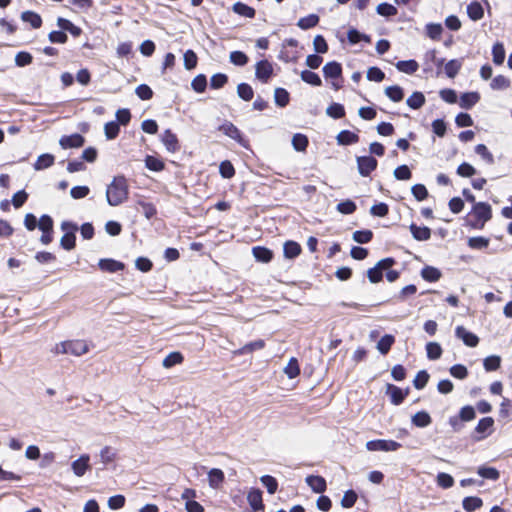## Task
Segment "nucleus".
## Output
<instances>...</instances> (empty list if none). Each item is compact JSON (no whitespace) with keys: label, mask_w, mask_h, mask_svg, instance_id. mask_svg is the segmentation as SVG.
Instances as JSON below:
<instances>
[{"label":"nucleus","mask_w":512,"mask_h":512,"mask_svg":"<svg viewBox=\"0 0 512 512\" xmlns=\"http://www.w3.org/2000/svg\"><path fill=\"white\" fill-rule=\"evenodd\" d=\"M490 86L493 90H504L510 86V81L505 76L498 75L492 79Z\"/></svg>","instance_id":"nucleus-62"},{"label":"nucleus","mask_w":512,"mask_h":512,"mask_svg":"<svg viewBox=\"0 0 512 512\" xmlns=\"http://www.w3.org/2000/svg\"><path fill=\"white\" fill-rule=\"evenodd\" d=\"M455 335L461 339L466 346L476 347L479 343V338L472 332L466 330L463 326H457Z\"/></svg>","instance_id":"nucleus-11"},{"label":"nucleus","mask_w":512,"mask_h":512,"mask_svg":"<svg viewBox=\"0 0 512 512\" xmlns=\"http://www.w3.org/2000/svg\"><path fill=\"white\" fill-rule=\"evenodd\" d=\"M477 473L482 478L490 479V480H497L500 476L498 470L493 467H485V466L479 467Z\"/></svg>","instance_id":"nucleus-59"},{"label":"nucleus","mask_w":512,"mask_h":512,"mask_svg":"<svg viewBox=\"0 0 512 512\" xmlns=\"http://www.w3.org/2000/svg\"><path fill=\"white\" fill-rule=\"evenodd\" d=\"M55 353L81 356L89 351V346L84 340H70L56 344Z\"/></svg>","instance_id":"nucleus-2"},{"label":"nucleus","mask_w":512,"mask_h":512,"mask_svg":"<svg viewBox=\"0 0 512 512\" xmlns=\"http://www.w3.org/2000/svg\"><path fill=\"white\" fill-rule=\"evenodd\" d=\"M426 352L430 360H437L441 357L442 348L437 342H429L426 345Z\"/></svg>","instance_id":"nucleus-49"},{"label":"nucleus","mask_w":512,"mask_h":512,"mask_svg":"<svg viewBox=\"0 0 512 512\" xmlns=\"http://www.w3.org/2000/svg\"><path fill=\"white\" fill-rule=\"evenodd\" d=\"M462 67V61L458 59H452L445 64V74L449 78H454Z\"/></svg>","instance_id":"nucleus-42"},{"label":"nucleus","mask_w":512,"mask_h":512,"mask_svg":"<svg viewBox=\"0 0 512 512\" xmlns=\"http://www.w3.org/2000/svg\"><path fill=\"white\" fill-rule=\"evenodd\" d=\"M229 60L233 65L242 67L248 63L249 58L242 51H232L229 55Z\"/></svg>","instance_id":"nucleus-46"},{"label":"nucleus","mask_w":512,"mask_h":512,"mask_svg":"<svg viewBox=\"0 0 512 512\" xmlns=\"http://www.w3.org/2000/svg\"><path fill=\"white\" fill-rule=\"evenodd\" d=\"M411 422L416 427L425 428L431 424L432 419L426 411H419L412 416Z\"/></svg>","instance_id":"nucleus-24"},{"label":"nucleus","mask_w":512,"mask_h":512,"mask_svg":"<svg viewBox=\"0 0 512 512\" xmlns=\"http://www.w3.org/2000/svg\"><path fill=\"white\" fill-rule=\"evenodd\" d=\"M319 23V16L316 14H309L298 20L297 26L302 30H307L315 27Z\"/></svg>","instance_id":"nucleus-36"},{"label":"nucleus","mask_w":512,"mask_h":512,"mask_svg":"<svg viewBox=\"0 0 512 512\" xmlns=\"http://www.w3.org/2000/svg\"><path fill=\"white\" fill-rule=\"evenodd\" d=\"M387 394L390 396L392 404L400 405L408 395V390L404 391L393 384H387Z\"/></svg>","instance_id":"nucleus-15"},{"label":"nucleus","mask_w":512,"mask_h":512,"mask_svg":"<svg viewBox=\"0 0 512 512\" xmlns=\"http://www.w3.org/2000/svg\"><path fill=\"white\" fill-rule=\"evenodd\" d=\"M161 141L166 147L167 151L174 153L179 150V142L176 134L170 129H166L161 135Z\"/></svg>","instance_id":"nucleus-14"},{"label":"nucleus","mask_w":512,"mask_h":512,"mask_svg":"<svg viewBox=\"0 0 512 512\" xmlns=\"http://www.w3.org/2000/svg\"><path fill=\"white\" fill-rule=\"evenodd\" d=\"M406 103L411 109H419L425 103V96L422 92L416 91L407 98Z\"/></svg>","instance_id":"nucleus-38"},{"label":"nucleus","mask_w":512,"mask_h":512,"mask_svg":"<svg viewBox=\"0 0 512 512\" xmlns=\"http://www.w3.org/2000/svg\"><path fill=\"white\" fill-rule=\"evenodd\" d=\"M339 145H351L359 141V136L349 130H342L336 137Z\"/></svg>","instance_id":"nucleus-23"},{"label":"nucleus","mask_w":512,"mask_h":512,"mask_svg":"<svg viewBox=\"0 0 512 512\" xmlns=\"http://www.w3.org/2000/svg\"><path fill=\"white\" fill-rule=\"evenodd\" d=\"M183 361V356L180 352H171L163 360L162 365L165 368H171L176 364H180Z\"/></svg>","instance_id":"nucleus-52"},{"label":"nucleus","mask_w":512,"mask_h":512,"mask_svg":"<svg viewBox=\"0 0 512 512\" xmlns=\"http://www.w3.org/2000/svg\"><path fill=\"white\" fill-rule=\"evenodd\" d=\"M85 139L81 134L75 133L68 136H62L59 145L63 149L79 148L84 145Z\"/></svg>","instance_id":"nucleus-10"},{"label":"nucleus","mask_w":512,"mask_h":512,"mask_svg":"<svg viewBox=\"0 0 512 512\" xmlns=\"http://www.w3.org/2000/svg\"><path fill=\"white\" fill-rule=\"evenodd\" d=\"M308 138L302 133H296L292 137V146L298 152H303L308 146Z\"/></svg>","instance_id":"nucleus-39"},{"label":"nucleus","mask_w":512,"mask_h":512,"mask_svg":"<svg viewBox=\"0 0 512 512\" xmlns=\"http://www.w3.org/2000/svg\"><path fill=\"white\" fill-rule=\"evenodd\" d=\"M116 451L110 447V446H105L101 451H100V461L103 465H107L111 462H113L116 458Z\"/></svg>","instance_id":"nucleus-48"},{"label":"nucleus","mask_w":512,"mask_h":512,"mask_svg":"<svg viewBox=\"0 0 512 512\" xmlns=\"http://www.w3.org/2000/svg\"><path fill=\"white\" fill-rule=\"evenodd\" d=\"M120 131V126L116 121L107 122L104 126V133L108 140L115 139Z\"/></svg>","instance_id":"nucleus-50"},{"label":"nucleus","mask_w":512,"mask_h":512,"mask_svg":"<svg viewBox=\"0 0 512 512\" xmlns=\"http://www.w3.org/2000/svg\"><path fill=\"white\" fill-rule=\"evenodd\" d=\"M475 153L479 155L487 164H494V156L484 144H478L475 147Z\"/></svg>","instance_id":"nucleus-53"},{"label":"nucleus","mask_w":512,"mask_h":512,"mask_svg":"<svg viewBox=\"0 0 512 512\" xmlns=\"http://www.w3.org/2000/svg\"><path fill=\"white\" fill-rule=\"evenodd\" d=\"M300 77L302 81H304L307 84H310L312 86H321L322 80L319 77V75L315 72H312L310 70H303L300 74Z\"/></svg>","instance_id":"nucleus-37"},{"label":"nucleus","mask_w":512,"mask_h":512,"mask_svg":"<svg viewBox=\"0 0 512 512\" xmlns=\"http://www.w3.org/2000/svg\"><path fill=\"white\" fill-rule=\"evenodd\" d=\"M373 233L371 230H357L353 233V240L360 244H365L371 241Z\"/></svg>","instance_id":"nucleus-57"},{"label":"nucleus","mask_w":512,"mask_h":512,"mask_svg":"<svg viewBox=\"0 0 512 512\" xmlns=\"http://www.w3.org/2000/svg\"><path fill=\"white\" fill-rule=\"evenodd\" d=\"M33 61V56L26 51H20L15 56V64L18 67H25L30 65Z\"/></svg>","instance_id":"nucleus-60"},{"label":"nucleus","mask_w":512,"mask_h":512,"mask_svg":"<svg viewBox=\"0 0 512 512\" xmlns=\"http://www.w3.org/2000/svg\"><path fill=\"white\" fill-rule=\"evenodd\" d=\"M183 60H184V67L187 70H192L196 67L198 58H197L196 53L193 50L189 49L184 53Z\"/></svg>","instance_id":"nucleus-58"},{"label":"nucleus","mask_w":512,"mask_h":512,"mask_svg":"<svg viewBox=\"0 0 512 512\" xmlns=\"http://www.w3.org/2000/svg\"><path fill=\"white\" fill-rule=\"evenodd\" d=\"M219 130L226 136L237 141L240 145L246 146V141L243 138L242 133L233 123L226 121L219 127Z\"/></svg>","instance_id":"nucleus-9"},{"label":"nucleus","mask_w":512,"mask_h":512,"mask_svg":"<svg viewBox=\"0 0 512 512\" xmlns=\"http://www.w3.org/2000/svg\"><path fill=\"white\" fill-rule=\"evenodd\" d=\"M494 425V420L492 417H484L480 419L477 426L475 427V432L480 434L481 436L477 439H482L488 436L491 433V429Z\"/></svg>","instance_id":"nucleus-18"},{"label":"nucleus","mask_w":512,"mask_h":512,"mask_svg":"<svg viewBox=\"0 0 512 512\" xmlns=\"http://www.w3.org/2000/svg\"><path fill=\"white\" fill-rule=\"evenodd\" d=\"M426 32L431 39L438 40L443 32V27L439 23H429L426 25Z\"/></svg>","instance_id":"nucleus-61"},{"label":"nucleus","mask_w":512,"mask_h":512,"mask_svg":"<svg viewBox=\"0 0 512 512\" xmlns=\"http://www.w3.org/2000/svg\"><path fill=\"white\" fill-rule=\"evenodd\" d=\"M395 66L398 71L406 74H413L419 69L418 63L413 59L398 61Z\"/></svg>","instance_id":"nucleus-30"},{"label":"nucleus","mask_w":512,"mask_h":512,"mask_svg":"<svg viewBox=\"0 0 512 512\" xmlns=\"http://www.w3.org/2000/svg\"><path fill=\"white\" fill-rule=\"evenodd\" d=\"M261 483L266 487L269 494H274L278 489L277 480L270 475H263L260 478Z\"/></svg>","instance_id":"nucleus-56"},{"label":"nucleus","mask_w":512,"mask_h":512,"mask_svg":"<svg viewBox=\"0 0 512 512\" xmlns=\"http://www.w3.org/2000/svg\"><path fill=\"white\" fill-rule=\"evenodd\" d=\"M265 347V341L262 339L245 344L243 347L234 351L235 355H244Z\"/></svg>","instance_id":"nucleus-25"},{"label":"nucleus","mask_w":512,"mask_h":512,"mask_svg":"<svg viewBox=\"0 0 512 512\" xmlns=\"http://www.w3.org/2000/svg\"><path fill=\"white\" fill-rule=\"evenodd\" d=\"M413 238L417 241H426L431 237V230L427 226H417L412 223L409 227Z\"/></svg>","instance_id":"nucleus-19"},{"label":"nucleus","mask_w":512,"mask_h":512,"mask_svg":"<svg viewBox=\"0 0 512 512\" xmlns=\"http://www.w3.org/2000/svg\"><path fill=\"white\" fill-rule=\"evenodd\" d=\"M492 56H493V62L496 65L503 64L505 60V49L502 43L497 42L493 45L492 48Z\"/></svg>","instance_id":"nucleus-45"},{"label":"nucleus","mask_w":512,"mask_h":512,"mask_svg":"<svg viewBox=\"0 0 512 512\" xmlns=\"http://www.w3.org/2000/svg\"><path fill=\"white\" fill-rule=\"evenodd\" d=\"M401 447L399 442L394 440H385V439H377L370 440L366 443V448L368 451H396Z\"/></svg>","instance_id":"nucleus-6"},{"label":"nucleus","mask_w":512,"mask_h":512,"mask_svg":"<svg viewBox=\"0 0 512 512\" xmlns=\"http://www.w3.org/2000/svg\"><path fill=\"white\" fill-rule=\"evenodd\" d=\"M395 342V338L391 334L384 335L377 343V350L382 354L386 355L391 349Z\"/></svg>","instance_id":"nucleus-34"},{"label":"nucleus","mask_w":512,"mask_h":512,"mask_svg":"<svg viewBox=\"0 0 512 512\" xmlns=\"http://www.w3.org/2000/svg\"><path fill=\"white\" fill-rule=\"evenodd\" d=\"M472 213L474 214L476 221L472 224V227L482 229L487 221L492 217L491 206L486 202H477L473 205Z\"/></svg>","instance_id":"nucleus-3"},{"label":"nucleus","mask_w":512,"mask_h":512,"mask_svg":"<svg viewBox=\"0 0 512 512\" xmlns=\"http://www.w3.org/2000/svg\"><path fill=\"white\" fill-rule=\"evenodd\" d=\"M479 99L480 96L477 92H467L461 95L459 104L464 109H470L479 101Z\"/></svg>","instance_id":"nucleus-27"},{"label":"nucleus","mask_w":512,"mask_h":512,"mask_svg":"<svg viewBox=\"0 0 512 512\" xmlns=\"http://www.w3.org/2000/svg\"><path fill=\"white\" fill-rule=\"evenodd\" d=\"M284 256L294 259L301 253V246L295 241H286L283 246Z\"/></svg>","instance_id":"nucleus-29"},{"label":"nucleus","mask_w":512,"mask_h":512,"mask_svg":"<svg viewBox=\"0 0 512 512\" xmlns=\"http://www.w3.org/2000/svg\"><path fill=\"white\" fill-rule=\"evenodd\" d=\"M247 501L253 511L264 510V504L262 500V492L258 488H251L247 495Z\"/></svg>","instance_id":"nucleus-13"},{"label":"nucleus","mask_w":512,"mask_h":512,"mask_svg":"<svg viewBox=\"0 0 512 512\" xmlns=\"http://www.w3.org/2000/svg\"><path fill=\"white\" fill-rule=\"evenodd\" d=\"M359 174L367 177L377 167V160L372 156H359L356 159Z\"/></svg>","instance_id":"nucleus-8"},{"label":"nucleus","mask_w":512,"mask_h":512,"mask_svg":"<svg viewBox=\"0 0 512 512\" xmlns=\"http://www.w3.org/2000/svg\"><path fill=\"white\" fill-rule=\"evenodd\" d=\"M347 38H348V41L351 44H356V43H358L360 41H364V42H367V43L371 42L370 36H368L366 34H363V33H360L355 28H351V29L348 30Z\"/></svg>","instance_id":"nucleus-41"},{"label":"nucleus","mask_w":512,"mask_h":512,"mask_svg":"<svg viewBox=\"0 0 512 512\" xmlns=\"http://www.w3.org/2000/svg\"><path fill=\"white\" fill-rule=\"evenodd\" d=\"M467 14L473 21H478L484 16V9L478 1L471 2L467 6Z\"/></svg>","instance_id":"nucleus-26"},{"label":"nucleus","mask_w":512,"mask_h":512,"mask_svg":"<svg viewBox=\"0 0 512 512\" xmlns=\"http://www.w3.org/2000/svg\"><path fill=\"white\" fill-rule=\"evenodd\" d=\"M128 197V185L124 176L114 177L106 189V200L110 206L122 204Z\"/></svg>","instance_id":"nucleus-1"},{"label":"nucleus","mask_w":512,"mask_h":512,"mask_svg":"<svg viewBox=\"0 0 512 512\" xmlns=\"http://www.w3.org/2000/svg\"><path fill=\"white\" fill-rule=\"evenodd\" d=\"M54 160L55 158L52 154H42L37 158L36 162L34 163V169L36 171H40L49 168L54 164Z\"/></svg>","instance_id":"nucleus-31"},{"label":"nucleus","mask_w":512,"mask_h":512,"mask_svg":"<svg viewBox=\"0 0 512 512\" xmlns=\"http://www.w3.org/2000/svg\"><path fill=\"white\" fill-rule=\"evenodd\" d=\"M273 75V66L266 60H260L255 65V77L262 83H267Z\"/></svg>","instance_id":"nucleus-7"},{"label":"nucleus","mask_w":512,"mask_h":512,"mask_svg":"<svg viewBox=\"0 0 512 512\" xmlns=\"http://www.w3.org/2000/svg\"><path fill=\"white\" fill-rule=\"evenodd\" d=\"M21 19L24 22L30 23V25L34 28H40L42 25V19L39 14L33 12V11H24L21 14Z\"/></svg>","instance_id":"nucleus-35"},{"label":"nucleus","mask_w":512,"mask_h":512,"mask_svg":"<svg viewBox=\"0 0 512 512\" xmlns=\"http://www.w3.org/2000/svg\"><path fill=\"white\" fill-rule=\"evenodd\" d=\"M57 26L65 31H68L74 37H78L82 33V29L76 25H74L70 20L59 17L57 19Z\"/></svg>","instance_id":"nucleus-20"},{"label":"nucleus","mask_w":512,"mask_h":512,"mask_svg":"<svg viewBox=\"0 0 512 512\" xmlns=\"http://www.w3.org/2000/svg\"><path fill=\"white\" fill-rule=\"evenodd\" d=\"M421 276L428 282H436L441 278V272L438 268L433 266H425L421 270Z\"/></svg>","instance_id":"nucleus-33"},{"label":"nucleus","mask_w":512,"mask_h":512,"mask_svg":"<svg viewBox=\"0 0 512 512\" xmlns=\"http://www.w3.org/2000/svg\"><path fill=\"white\" fill-rule=\"evenodd\" d=\"M306 483L315 493H323L326 490V481L322 476L309 475L306 477Z\"/></svg>","instance_id":"nucleus-16"},{"label":"nucleus","mask_w":512,"mask_h":512,"mask_svg":"<svg viewBox=\"0 0 512 512\" xmlns=\"http://www.w3.org/2000/svg\"><path fill=\"white\" fill-rule=\"evenodd\" d=\"M386 96L393 102H399L403 99V89L398 85L389 86L385 89Z\"/></svg>","instance_id":"nucleus-44"},{"label":"nucleus","mask_w":512,"mask_h":512,"mask_svg":"<svg viewBox=\"0 0 512 512\" xmlns=\"http://www.w3.org/2000/svg\"><path fill=\"white\" fill-rule=\"evenodd\" d=\"M219 172L223 178L230 179L234 176L235 169L230 161L225 160L220 163Z\"/></svg>","instance_id":"nucleus-64"},{"label":"nucleus","mask_w":512,"mask_h":512,"mask_svg":"<svg viewBox=\"0 0 512 512\" xmlns=\"http://www.w3.org/2000/svg\"><path fill=\"white\" fill-rule=\"evenodd\" d=\"M232 10L234 13L246 18H253L255 16V9L242 2L234 3Z\"/></svg>","instance_id":"nucleus-32"},{"label":"nucleus","mask_w":512,"mask_h":512,"mask_svg":"<svg viewBox=\"0 0 512 512\" xmlns=\"http://www.w3.org/2000/svg\"><path fill=\"white\" fill-rule=\"evenodd\" d=\"M326 113L328 116H330L334 119H340V118L344 117L345 109L342 104L332 103L330 106L327 107Z\"/></svg>","instance_id":"nucleus-51"},{"label":"nucleus","mask_w":512,"mask_h":512,"mask_svg":"<svg viewBox=\"0 0 512 512\" xmlns=\"http://www.w3.org/2000/svg\"><path fill=\"white\" fill-rule=\"evenodd\" d=\"M290 99V95L288 91L284 88H276L274 91V100L276 105L279 107H285L288 105Z\"/></svg>","instance_id":"nucleus-40"},{"label":"nucleus","mask_w":512,"mask_h":512,"mask_svg":"<svg viewBox=\"0 0 512 512\" xmlns=\"http://www.w3.org/2000/svg\"><path fill=\"white\" fill-rule=\"evenodd\" d=\"M483 502L479 497H465L462 501V506L467 512L475 511L482 506Z\"/></svg>","instance_id":"nucleus-43"},{"label":"nucleus","mask_w":512,"mask_h":512,"mask_svg":"<svg viewBox=\"0 0 512 512\" xmlns=\"http://www.w3.org/2000/svg\"><path fill=\"white\" fill-rule=\"evenodd\" d=\"M237 94L244 101H250L254 96L253 88L247 83H240L237 86Z\"/></svg>","instance_id":"nucleus-47"},{"label":"nucleus","mask_w":512,"mask_h":512,"mask_svg":"<svg viewBox=\"0 0 512 512\" xmlns=\"http://www.w3.org/2000/svg\"><path fill=\"white\" fill-rule=\"evenodd\" d=\"M224 472L218 468H212L208 472V483L212 489H219L224 482Z\"/></svg>","instance_id":"nucleus-17"},{"label":"nucleus","mask_w":512,"mask_h":512,"mask_svg":"<svg viewBox=\"0 0 512 512\" xmlns=\"http://www.w3.org/2000/svg\"><path fill=\"white\" fill-rule=\"evenodd\" d=\"M284 372L290 379H293L299 375L300 369L296 358L292 357L289 360L288 364L284 368Z\"/></svg>","instance_id":"nucleus-55"},{"label":"nucleus","mask_w":512,"mask_h":512,"mask_svg":"<svg viewBox=\"0 0 512 512\" xmlns=\"http://www.w3.org/2000/svg\"><path fill=\"white\" fill-rule=\"evenodd\" d=\"M396 263L392 257L379 260L376 265L367 270V277L371 283H378L383 278L384 271L390 269Z\"/></svg>","instance_id":"nucleus-4"},{"label":"nucleus","mask_w":512,"mask_h":512,"mask_svg":"<svg viewBox=\"0 0 512 512\" xmlns=\"http://www.w3.org/2000/svg\"><path fill=\"white\" fill-rule=\"evenodd\" d=\"M192 89L197 93H202L207 87V78L204 74H199L191 82Z\"/></svg>","instance_id":"nucleus-54"},{"label":"nucleus","mask_w":512,"mask_h":512,"mask_svg":"<svg viewBox=\"0 0 512 512\" xmlns=\"http://www.w3.org/2000/svg\"><path fill=\"white\" fill-rule=\"evenodd\" d=\"M501 358L496 355L488 356L484 359L483 366L486 371H495L500 367Z\"/></svg>","instance_id":"nucleus-63"},{"label":"nucleus","mask_w":512,"mask_h":512,"mask_svg":"<svg viewBox=\"0 0 512 512\" xmlns=\"http://www.w3.org/2000/svg\"><path fill=\"white\" fill-rule=\"evenodd\" d=\"M323 74L326 78H338L342 74L341 64L336 61L328 62L323 67Z\"/></svg>","instance_id":"nucleus-21"},{"label":"nucleus","mask_w":512,"mask_h":512,"mask_svg":"<svg viewBox=\"0 0 512 512\" xmlns=\"http://www.w3.org/2000/svg\"><path fill=\"white\" fill-rule=\"evenodd\" d=\"M90 456L88 454H82L78 459L72 462L71 468L73 473L77 477H82L87 470L90 469Z\"/></svg>","instance_id":"nucleus-12"},{"label":"nucleus","mask_w":512,"mask_h":512,"mask_svg":"<svg viewBox=\"0 0 512 512\" xmlns=\"http://www.w3.org/2000/svg\"><path fill=\"white\" fill-rule=\"evenodd\" d=\"M61 230L64 235L60 239V245L65 250H72L75 247L76 236L75 233L78 230V226L70 221H63L61 223Z\"/></svg>","instance_id":"nucleus-5"},{"label":"nucleus","mask_w":512,"mask_h":512,"mask_svg":"<svg viewBox=\"0 0 512 512\" xmlns=\"http://www.w3.org/2000/svg\"><path fill=\"white\" fill-rule=\"evenodd\" d=\"M253 256L259 262L268 263L273 257V253L268 248L257 246L252 249Z\"/></svg>","instance_id":"nucleus-28"},{"label":"nucleus","mask_w":512,"mask_h":512,"mask_svg":"<svg viewBox=\"0 0 512 512\" xmlns=\"http://www.w3.org/2000/svg\"><path fill=\"white\" fill-rule=\"evenodd\" d=\"M98 266L101 270L107 272L121 271L125 267L122 262L113 259H101L98 263Z\"/></svg>","instance_id":"nucleus-22"}]
</instances>
